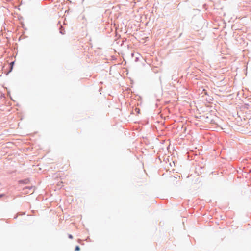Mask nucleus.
I'll return each mask as SVG.
<instances>
[{
  "label": "nucleus",
  "mask_w": 251,
  "mask_h": 251,
  "mask_svg": "<svg viewBox=\"0 0 251 251\" xmlns=\"http://www.w3.org/2000/svg\"><path fill=\"white\" fill-rule=\"evenodd\" d=\"M208 114H206V115L203 116V117H204L205 119V121L206 122L212 123L213 120L210 119Z\"/></svg>",
  "instance_id": "obj_1"
},
{
  "label": "nucleus",
  "mask_w": 251,
  "mask_h": 251,
  "mask_svg": "<svg viewBox=\"0 0 251 251\" xmlns=\"http://www.w3.org/2000/svg\"><path fill=\"white\" fill-rule=\"evenodd\" d=\"M29 182V179L28 178H26L23 180H20L19 181V184H28Z\"/></svg>",
  "instance_id": "obj_2"
},
{
  "label": "nucleus",
  "mask_w": 251,
  "mask_h": 251,
  "mask_svg": "<svg viewBox=\"0 0 251 251\" xmlns=\"http://www.w3.org/2000/svg\"><path fill=\"white\" fill-rule=\"evenodd\" d=\"M59 33L60 34H61L62 35H64L65 34V29L63 27V26L62 25H60V27L59 28Z\"/></svg>",
  "instance_id": "obj_3"
},
{
  "label": "nucleus",
  "mask_w": 251,
  "mask_h": 251,
  "mask_svg": "<svg viewBox=\"0 0 251 251\" xmlns=\"http://www.w3.org/2000/svg\"><path fill=\"white\" fill-rule=\"evenodd\" d=\"M14 63V62H11L10 63V71H9V72H8L7 73L6 75H8V74L10 72H11V70H12V69H13V65Z\"/></svg>",
  "instance_id": "obj_4"
},
{
  "label": "nucleus",
  "mask_w": 251,
  "mask_h": 251,
  "mask_svg": "<svg viewBox=\"0 0 251 251\" xmlns=\"http://www.w3.org/2000/svg\"><path fill=\"white\" fill-rule=\"evenodd\" d=\"M80 248L79 246L77 245L75 246V251H80Z\"/></svg>",
  "instance_id": "obj_5"
},
{
  "label": "nucleus",
  "mask_w": 251,
  "mask_h": 251,
  "mask_svg": "<svg viewBox=\"0 0 251 251\" xmlns=\"http://www.w3.org/2000/svg\"><path fill=\"white\" fill-rule=\"evenodd\" d=\"M32 188V186H27L24 188V190L25 189H31Z\"/></svg>",
  "instance_id": "obj_6"
},
{
  "label": "nucleus",
  "mask_w": 251,
  "mask_h": 251,
  "mask_svg": "<svg viewBox=\"0 0 251 251\" xmlns=\"http://www.w3.org/2000/svg\"><path fill=\"white\" fill-rule=\"evenodd\" d=\"M68 238L70 239H72L73 238V236L71 234H68Z\"/></svg>",
  "instance_id": "obj_7"
},
{
  "label": "nucleus",
  "mask_w": 251,
  "mask_h": 251,
  "mask_svg": "<svg viewBox=\"0 0 251 251\" xmlns=\"http://www.w3.org/2000/svg\"><path fill=\"white\" fill-rule=\"evenodd\" d=\"M5 196V194H0V198H2Z\"/></svg>",
  "instance_id": "obj_8"
},
{
  "label": "nucleus",
  "mask_w": 251,
  "mask_h": 251,
  "mask_svg": "<svg viewBox=\"0 0 251 251\" xmlns=\"http://www.w3.org/2000/svg\"><path fill=\"white\" fill-rule=\"evenodd\" d=\"M135 111H136V112H137V113H139V112H140V109H139V108H136L135 109Z\"/></svg>",
  "instance_id": "obj_9"
},
{
  "label": "nucleus",
  "mask_w": 251,
  "mask_h": 251,
  "mask_svg": "<svg viewBox=\"0 0 251 251\" xmlns=\"http://www.w3.org/2000/svg\"><path fill=\"white\" fill-rule=\"evenodd\" d=\"M139 60V58L138 57H136L135 59V61L137 62Z\"/></svg>",
  "instance_id": "obj_10"
},
{
  "label": "nucleus",
  "mask_w": 251,
  "mask_h": 251,
  "mask_svg": "<svg viewBox=\"0 0 251 251\" xmlns=\"http://www.w3.org/2000/svg\"><path fill=\"white\" fill-rule=\"evenodd\" d=\"M203 91L204 92V94L205 95H207V91L205 89H203Z\"/></svg>",
  "instance_id": "obj_11"
},
{
  "label": "nucleus",
  "mask_w": 251,
  "mask_h": 251,
  "mask_svg": "<svg viewBox=\"0 0 251 251\" xmlns=\"http://www.w3.org/2000/svg\"><path fill=\"white\" fill-rule=\"evenodd\" d=\"M203 91L204 92V94L205 95H207V91L205 89H203Z\"/></svg>",
  "instance_id": "obj_12"
},
{
  "label": "nucleus",
  "mask_w": 251,
  "mask_h": 251,
  "mask_svg": "<svg viewBox=\"0 0 251 251\" xmlns=\"http://www.w3.org/2000/svg\"><path fill=\"white\" fill-rule=\"evenodd\" d=\"M17 216H15V217H14V218H15V219H16V218H17Z\"/></svg>",
  "instance_id": "obj_13"
},
{
  "label": "nucleus",
  "mask_w": 251,
  "mask_h": 251,
  "mask_svg": "<svg viewBox=\"0 0 251 251\" xmlns=\"http://www.w3.org/2000/svg\"><path fill=\"white\" fill-rule=\"evenodd\" d=\"M60 24V22H59V21L58 22V24Z\"/></svg>",
  "instance_id": "obj_14"
},
{
  "label": "nucleus",
  "mask_w": 251,
  "mask_h": 251,
  "mask_svg": "<svg viewBox=\"0 0 251 251\" xmlns=\"http://www.w3.org/2000/svg\"><path fill=\"white\" fill-rule=\"evenodd\" d=\"M212 115L211 114H209V116H211Z\"/></svg>",
  "instance_id": "obj_15"
},
{
  "label": "nucleus",
  "mask_w": 251,
  "mask_h": 251,
  "mask_svg": "<svg viewBox=\"0 0 251 251\" xmlns=\"http://www.w3.org/2000/svg\"><path fill=\"white\" fill-rule=\"evenodd\" d=\"M1 185V183H0V185Z\"/></svg>",
  "instance_id": "obj_16"
}]
</instances>
